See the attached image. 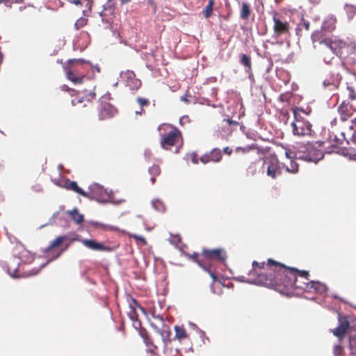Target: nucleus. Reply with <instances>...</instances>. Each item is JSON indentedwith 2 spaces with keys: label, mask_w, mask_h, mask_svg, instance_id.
<instances>
[{
  "label": "nucleus",
  "mask_w": 356,
  "mask_h": 356,
  "mask_svg": "<svg viewBox=\"0 0 356 356\" xmlns=\"http://www.w3.org/2000/svg\"><path fill=\"white\" fill-rule=\"evenodd\" d=\"M252 267L247 277L241 276V281L262 285L286 296L293 289L303 288L305 282L299 283L298 275L307 281L309 277L308 271L287 267L272 259H268L267 263L254 261Z\"/></svg>",
  "instance_id": "nucleus-1"
},
{
  "label": "nucleus",
  "mask_w": 356,
  "mask_h": 356,
  "mask_svg": "<svg viewBox=\"0 0 356 356\" xmlns=\"http://www.w3.org/2000/svg\"><path fill=\"white\" fill-rule=\"evenodd\" d=\"M63 69L67 79L74 84L82 83L88 72L86 62L83 59H69Z\"/></svg>",
  "instance_id": "nucleus-2"
},
{
  "label": "nucleus",
  "mask_w": 356,
  "mask_h": 356,
  "mask_svg": "<svg viewBox=\"0 0 356 356\" xmlns=\"http://www.w3.org/2000/svg\"><path fill=\"white\" fill-rule=\"evenodd\" d=\"M203 257L207 263L204 270L208 272L213 282L218 280L216 273L214 262L223 264L227 259V254L223 248L207 249L203 248Z\"/></svg>",
  "instance_id": "nucleus-3"
},
{
  "label": "nucleus",
  "mask_w": 356,
  "mask_h": 356,
  "mask_svg": "<svg viewBox=\"0 0 356 356\" xmlns=\"http://www.w3.org/2000/svg\"><path fill=\"white\" fill-rule=\"evenodd\" d=\"M158 129L161 137V146L165 149H170L182 139L181 131L169 124H161Z\"/></svg>",
  "instance_id": "nucleus-4"
},
{
  "label": "nucleus",
  "mask_w": 356,
  "mask_h": 356,
  "mask_svg": "<svg viewBox=\"0 0 356 356\" xmlns=\"http://www.w3.org/2000/svg\"><path fill=\"white\" fill-rule=\"evenodd\" d=\"M73 242V239L68 235H62L56 237L44 250L47 257H52V259H58Z\"/></svg>",
  "instance_id": "nucleus-5"
},
{
  "label": "nucleus",
  "mask_w": 356,
  "mask_h": 356,
  "mask_svg": "<svg viewBox=\"0 0 356 356\" xmlns=\"http://www.w3.org/2000/svg\"><path fill=\"white\" fill-rule=\"evenodd\" d=\"M294 120L291 123L293 134L298 136H311L312 133V125L307 119L302 116L299 108L293 109Z\"/></svg>",
  "instance_id": "nucleus-6"
},
{
  "label": "nucleus",
  "mask_w": 356,
  "mask_h": 356,
  "mask_svg": "<svg viewBox=\"0 0 356 356\" xmlns=\"http://www.w3.org/2000/svg\"><path fill=\"white\" fill-rule=\"evenodd\" d=\"M272 19L273 37L277 39L290 34L291 26L285 17L274 13Z\"/></svg>",
  "instance_id": "nucleus-7"
},
{
  "label": "nucleus",
  "mask_w": 356,
  "mask_h": 356,
  "mask_svg": "<svg viewBox=\"0 0 356 356\" xmlns=\"http://www.w3.org/2000/svg\"><path fill=\"white\" fill-rule=\"evenodd\" d=\"M95 98V86H93L90 90L76 91L74 99H72V104L73 106L81 104L83 107H86L91 105Z\"/></svg>",
  "instance_id": "nucleus-8"
},
{
  "label": "nucleus",
  "mask_w": 356,
  "mask_h": 356,
  "mask_svg": "<svg viewBox=\"0 0 356 356\" xmlns=\"http://www.w3.org/2000/svg\"><path fill=\"white\" fill-rule=\"evenodd\" d=\"M325 142H316L315 144H308L307 147V152L303 155L299 156L301 159L308 161L317 162L323 157V153L321 149H317L316 147L324 146Z\"/></svg>",
  "instance_id": "nucleus-9"
},
{
  "label": "nucleus",
  "mask_w": 356,
  "mask_h": 356,
  "mask_svg": "<svg viewBox=\"0 0 356 356\" xmlns=\"http://www.w3.org/2000/svg\"><path fill=\"white\" fill-rule=\"evenodd\" d=\"M351 124L352 125L346 133L343 132L341 134V138L334 136V141L335 143L332 146L341 145L343 140H346L348 143H349L350 140L356 143V117L351 120Z\"/></svg>",
  "instance_id": "nucleus-10"
},
{
  "label": "nucleus",
  "mask_w": 356,
  "mask_h": 356,
  "mask_svg": "<svg viewBox=\"0 0 356 356\" xmlns=\"http://www.w3.org/2000/svg\"><path fill=\"white\" fill-rule=\"evenodd\" d=\"M266 174L270 178L275 179L282 174L280 163L277 157L271 156L267 159Z\"/></svg>",
  "instance_id": "nucleus-11"
},
{
  "label": "nucleus",
  "mask_w": 356,
  "mask_h": 356,
  "mask_svg": "<svg viewBox=\"0 0 356 356\" xmlns=\"http://www.w3.org/2000/svg\"><path fill=\"white\" fill-rule=\"evenodd\" d=\"M341 121L345 122L349 119L356 111V108L347 102V99L342 101L337 108Z\"/></svg>",
  "instance_id": "nucleus-12"
},
{
  "label": "nucleus",
  "mask_w": 356,
  "mask_h": 356,
  "mask_svg": "<svg viewBox=\"0 0 356 356\" xmlns=\"http://www.w3.org/2000/svg\"><path fill=\"white\" fill-rule=\"evenodd\" d=\"M349 328L350 322L348 317L339 315V325L333 330L332 333L339 338V341H341Z\"/></svg>",
  "instance_id": "nucleus-13"
},
{
  "label": "nucleus",
  "mask_w": 356,
  "mask_h": 356,
  "mask_svg": "<svg viewBox=\"0 0 356 356\" xmlns=\"http://www.w3.org/2000/svg\"><path fill=\"white\" fill-rule=\"evenodd\" d=\"M106 97H102L99 99L100 107H99V118L104 120L113 117L117 112L115 108L110 103L104 102Z\"/></svg>",
  "instance_id": "nucleus-14"
},
{
  "label": "nucleus",
  "mask_w": 356,
  "mask_h": 356,
  "mask_svg": "<svg viewBox=\"0 0 356 356\" xmlns=\"http://www.w3.org/2000/svg\"><path fill=\"white\" fill-rule=\"evenodd\" d=\"M122 76L125 79L126 86L133 91L138 90L141 86V81L136 77L133 71L127 70L122 74Z\"/></svg>",
  "instance_id": "nucleus-15"
},
{
  "label": "nucleus",
  "mask_w": 356,
  "mask_h": 356,
  "mask_svg": "<svg viewBox=\"0 0 356 356\" xmlns=\"http://www.w3.org/2000/svg\"><path fill=\"white\" fill-rule=\"evenodd\" d=\"M136 307L143 310V308L138 305V302L135 299L132 298L129 305V311L128 312V316L133 322L134 327L138 330L141 327V323L138 320Z\"/></svg>",
  "instance_id": "nucleus-16"
},
{
  "label": "nucleus",
  "mask_w": 356,
  "mask_h": 356,
  "mask_svg": "<svg viewBox=\"0 0 356 356\" xmlns=\"http://www.w3.org/2000/svg\"><path fill=\"white\" fill-rule=\"evenodd\" d=\"M302 289L307 292H315L321 294L326 291L327 287L325 284L320 282L311 281L304 283V286Z\"/></svg>",
  "instance_id": "nucleus-17"
},
{
  "label": "nucleus",
  "mask_w": 356,
  "mask_h": 356,
  "mask_svg": "<svg viewBox=\"0 0 356 356\" xmlns=\"http://www.w3.org/2000/svg\"><path fill=\"white\" fill-rule=\"evenodd\" d=\"M312 40L315 44L316 43H318L319 44L323 45V47H330V43L332 42V39L326 37L325 33L323 31H316L312 35ZM316 45H314L315 47Z\"/></svg>",
  "instance_id": "nucleus-18"
},
{
  "label": "nucleus",
  "mask_w": 356,
  "mask_h": 356,
  "mask_svg": "<svg viewBox=\"0 0 356 356\" xmlns=\"http://www.w3.org/2000/svg\"><path fill=\"white\" fill-rule=\"evenodd\" d=\"M347 41L336 39L332 40L330 47H327V51L332 49L336 55L344 57L345 47Z\"/></svg>",
  "instance_id": "nucleus-19"
},
{
  "label": "nucleus",
  "mask_w": 356,
  "mask_h": 356,
  "mask_svg": "<svg viewBox=\"0 0 356 356\" xmlns=\"http://www.w3.org/2000/svg\"><path fill=\"white\" fill-rule=\"evenodd\" d=\"M222 152L220 149H213L209 155L202 156L200 160L202 163H206L209 161L215 163L219 162L222 159Z\"/></svg>",
  "instance_id": "nucleus-20"
},
{
  "label": "nucleus",
  "mask_w": 356,
  "mask_h": 356,
  "mask_svg": "<svg viewBox=\"0 0 356 356\" xmlns=\"http://www.w3.org/2000/svg\"><path fill=\"white\" fill-rule=\"evenodd\" d=\"M82 243L88 248L95 251L102 252L108 250L103 243L91 239H83Z\"/></svg>",
  "instance_id": "nucleus-21"
},
{
  "label": "nucleus",
  "mask_w": 356,
  "mask_h": 356,
  "mask_svg": "<svg viewBox=\"0 0 356 356\" xmlns=\"http://www.w3.org/2000/svg\"><path fill=\"white\" fill-rule=\"evenodd\" d=\"M114 10V8L111 6L104 8V10L101 13L103 22L106 24H111L113 22Z\"/></svg>",
  "instance_id": "nucleus-22"
},
{
  "label": "nucleus",
  "mask_w": 356,
  "mask_h": 356,
  "mask_svg": "<svg viewBox=\"0 0 356 356\" xmlns=\"http://www.w3.org/2000/svg\"><path fill=\"white\" fill-rule=\"evenodd\" d=\"M261 159L256 158L254 159L250 165L246 168V175L247 176H254L259 170V164L260 163Z\"/></svg>",
  "instance_id": "nucleus-23"
},
{
  "label": "nucleus",
  "mask_w": 356,
  "mask_h": 356,
  "mask_svg": "<svg viewBox=\"0 0 356 356\" xmlns=\"http://www.w3.org/2000/svg\"><path fill=\"white\" fill-rule=\"evenodd\" d=\"M65 186L67 189L76 192V193L83 196V197H88V195L87 193L83 191L77 184V183L74 181H70L67 179L65 182Z\"/></svg>",
  "instance_id": "nucleus-24"
},
{
  "label": "nucleus",
  "mask_w": 356,
  "mask_h": 356,
  "mask_svg": "<svg viewBox=\"0 0 356 356\" xmlns=\"http://www.w3.org/2000/svg\"><path fill=\"white\" fill-rule=\"evenodd\" d=\"M336 56L332 49L326 50V47H322L321 49V56L326 63H330Z\"/></svg>",
  "instance_id": "nucleus-25"
},
{
  "label": "nucleus",
  "mask_w": 356,
  "mask_h": 356,
  "mask_svg": "<svg viewBox=\"0 0 356 356\" xmlns=\"http://www.w3.org/2000/svg\"><path fill=\"white\" fill-rule=\"evenodd\" d=\"M188 257L204 270V267H206L207 264L204 260L203 250L200 254L195 252L191 255H188Z\"/></svg>",
  "instance_id": "nucleus-26"
},
{
  "label": "nucleus",
  "mask_w": 356,
  "mask_h": 356,
  "mask_svg": "<svg viewBox=\"0 0 356 356\" xmlns=\"http://www.w3.org/2000/svg\"><path fill=\"white\" fill-rule=\"evenodd\" d=\"M256 150L257 152L259 151V147L257 144H251L250 145H247L246 147H237L235 149V152L241 153L243 154H247L250 151Z\"/></svg>",
  "instance_id": "nucleus-27"
},
{
  "label": "nucleus",
  "mask_w": 356,
  "mask_h": 356,
  "mask_svg": "<svg viewBox=\"0 0 356 356\" xmlns=\"http://www.w3.org/2000/svg\"><path fill=\"white\" fill-rule=\"evenodd\" d=\"M67 214L71 219L76 224H81L84 220L83 215L81 214L76 209L68 211Z\"/></svg>",
  "instance_id": "nucleus-28"
},
{
  "label": "nucleus",
  "mask_w": 356,
  "mask_h": 356,
  "mask_svg": "<svg viewBox=\"0 0 356 356\" xmlns=\"http://www.w3.org/2000/svg\"><path fill=\"white\" fill-rule=\"evenodd\" d=\"M341 79V76L339 73H337L336 74L332 75L330 79L326 78L323 81V84L325 86H333L334 87H337Z\"/></svg>",
  "instance_id": "nucleus-29"
},
{
  "label": "nucleus",
  "mask_w": 356,
  "mask_h": 356,
  "mask_svg": "<svg viewBox=\"0 0 356 356\" xmlns=\"http://www.w3.org/2000/svg\"><path fill=\"white\" fill-rule=\"evenodd\" d=\"M151 325L159 334H161L164 343H166L170 341L169 337L170 336V330L169 327H167L166 330H161L159 327L155 325L154 323H151Z\"/></svg>",
  "instance_id": "nucleus-30"
},
{
  "label": "nucleus",
  "mask_w": 356,
  "mask_h": 356,
  "mask_svg": "<svg viewBox=\"0 0 356 356\" xmlns=\"http://www.w3.org/2000/svg\"><path fill=\"white\" fill-rule=\"evenodd\" d=\"M141 327L139 328L140 331V335L143 338V341L147 346H152L154 349H156L157 347L153 344V342L150 337H149V334L147 331L145 329H140Z\"/></svg>",
  "instance_id": "nucleus-31"
},
{
  "label": "nucleus",
  "mask_w": 356,
  "mask_h": 356,
  "mask_svg": "<svg viewBox=\"0 0 356 356\" xmlns=\"http://www.w3.org/2000/svg\"><path fill=\"white\" fill-rule=\"evenodd\" d=\"M342 95L343 97L347 98V99H350L352 101L356 99V92L352 86H348L343 91Z\"/></svg>",
  "instance_id": "nucleus-32"
},
{
  "label": "nucleus",
  "mask_w": 356,
  "mask_h": 356,
  "mask_svg": "<svg viewBox=\"0 0 356 356\" xmlns=\"http://www.w3.org/2000/svg\"><path fill=\"white\" fill-rule=\"evenodd\" d=\"M251 10L248 3L243 2L241 6L240 17L242 19H248L250 17Z\"/></svg>",
  "instance_id": "nucleus-33"
},
{
  "label": "nucleus",
  "mask_w": 356,
  "mask_h": 356,
  "mask_svg": "<svg viewBox=\"0 0 356 356\" xmlns=\"http://www.w3.org/2000/svg\"><path fill=\"white\" fill-rule=\"evenodd\" d=\"M240 63L241 65H244L246 68V71L250 72L252 70V64L250 57L246 54L241 55Z\"/></svg>",
  "instance_id": "nucleus-34"
},
{
  "label": "nucleus",
  "mask_w": 356,
  "mask_h": 356,
  "mask_svg": "<svg viewBox=\"0 0 356 356\" xmlns=\"http://www.w3.org/2000/svg\"><path fill=\"white\" fill-rule=\"evenodd\" d=\"M149 173L152 176L150 180L152 184H154L155 182V177L161 174V168L158 165H153L149 168Z\"/></svg>",
  "instance_id": "nucleus-35"
},
{
  "label": "nucleus",
  "mask_w": 356,
  "mask_h": 356,
  "mask_svg": "<svg viewBox=\"0 0 356 356\" xmlns=\"http://www.w3.org/2000/svg\"><path fill=\"white\" fill-rule=\"evenodd\" d=\"M286 171L290 173L296 174L298 172L299 165L295 160L290 161L289 165H284Z\"/></svg>",
  "instance_id": "nucleus-36"
},
{
  "label": "nucleus",
  "mask_w": 356,
  "mask_h": 356,
  "mask_svg": "<svg viewBox=\"0 0 356 356\" xmlns=\"http://www.w3.org/2000/svg\"><path fill=\"white\" fill-rule=\"evenodd\" d=\"M214 0H209L207 6L202 10L205 18H209L212 15Z\"/></svg>",
  "instance_id": "nucleus-37"
},
{
  "label": "nucleus",
  "mask_w": 356,
  "mask_h": 356,
  "mask_svg": "<svg viewBox=\"0 0 356 356\" xmlns=\"http://www.w3.org/2000/svg\"><path fill=\"white\" fill-rule=\"evenodd\" d=\"M175 330L176 337L178 339L181 340V339H185L187 337V334L184 327H179V326H175Z\"/></svg>",
  "instance_id": "nucleus-38"
},
{
  "label": "nucleus",
  "mask_w": 356,
  "mask_h": 356,
  "mask_svg": "<svg viewBox=\"0 0 356 356\" xmlns=\"http://www.w3.org/2000/svg\"><path fill=\"white\" fill-rule=\"evenodd\" d=\"M349 348L350 354L356 355V335H350L349 337Z\"/></svg>",
  "instance_id": "nucleus-39"
},
{
  "label": "nucleus",
  "mask_w": 356,
  "mask_h": 356,
  "mask_svg": "<svg viewBox=\"0 0 356 356\" xmlns=\"http://www.w3.org/2000/svg\"><path fill=\"white\" fill-rule=\"evenodd\" d=\"M153 207L159 212H164L165 207L163 202L160 200H154L152 202Z\"/></svg>",
  "instance_id": "nucleus-40"
},
{
  "label": "nucleus",
  "mask_w": 356,
  "mask_h": 356,
  "mask_svg": "<svg viewBox=\"0 0 356 356\" xmlns=\"http://www.w3.org/2000/svg\"><path fill=\"white\" fill-rule=\"evenodd\" d=\"M90 224L96 228H100L103 230H113V227L111 225L101 223L99 222H91Z\"/></svg>",
  "instance_id": "nucleus-41"
},
{
  "label": "nucleus",
  "mask_w": 356,
  "mask_h": 356,
  "mask_svg": "<svg viewBox=\"0 0 356 356\" xmlns=\"http://www.w3.org/2000/svg\"><path fill=\"white\" fill-rule=\"evenodd\" d=\"M345 10L350 19H352L356 14V6L353 5H346Z\"/></svg>",
  "instance_id": "nucleus-42"
},
{
  "label": "nucleus",
  "mask_w": 356,
  "mask_h": 356,
  "mask_svg": "<svg viewBox=\"0 0 356 356\" xmlns=\"http://www.w3.org/2000/svg\"><path fill=\"white\" fill-rule=\"evenodd\" d=\"M88 19L85 17H80L78 19L75 24L74 27L76 30L81 29L87 24Z\"/></svg>",
  "instance_id": "nucleus-43"
},
{
  "label": "nucleus",
  "mask_w": 356,
  "mask_h": 356,
  "mask_svg": "<svg viewBox=\"0 0 356 356\" xmlns=\"http://www.w3.org/2000/svg\"><path fill=\"white\" fill-rule=\"evenodd\" d=\"M341 341H339V343L336 345L334 348V354L335 356H343L344 353L343 348L341 344Z\"/></svg>",
  "instance_id": "nucleus-44"
},
{
  "label": "nucleus",
  "mask_w": 356,
  "mask_h": 356,
  "mask_svg": "<svg viewBox=\"0 0 356 356\" xmlns=\"http://www.w3.org/2000/svg\"><path fill=\"white\" fill-rule=\"evenodd\" d=\"M345 48L344 57L352 56L353 40L347 41Z\"/></svg>",
  "instance_id": "nucleus-45"
},
{
  "label": "nucleus",
  "mask_w": 356,
  "mask_h": 356,
  "mask_svg": "<svg viewBox=\"0 0 356 356\" xmlns=\"http://www.w3.org/2000/svg\"><path fill=\"white\" fill-rule=\"evenodd\" d=\"M24 0H0V4L3 3L7 7H11L13 3L24 2Z\"/></svg>",
  "instance_id": "nucleus-46"
},
{
  "label": "nucleus",
  "mask_w": 356,
  "mask_h": 356,
  "mask_svg": "<svg viewBox=\"0 0 356 356\" xmlns=\"http://www.w3.org/2000/svg\"><path fill=\"white\" fill-rule=\"evenodd\" d=\"M285 156L290 161L295 160L296 159L299 157V156H298L297 153L293 152L289 149L286 150Z\"/></svg>",
  "instance_id": "nucleus-47"
},
{
  "label": "nucleus",
  "mask_w": 356,
  "mask_h": 356,
  "mask_svg": "<svg viewBox=\"0 0 356 356\" xmlns=\"http://www.w3.org/2000/svg\"><path fill=\"white\" fill-rule=\"evenodd\" d=\"M136 102L141 106V108H143V106H148L149 104V101L143 97H138L136 99Z\"/></svg>",
  "instance_id": "nucleus-48"
},
{
  "label": "nucleus",
  "mask_w": 356,
  "mask_h": 356,
  "mask_svg": "<svg viewBox=\"0 0 356 356\" xmlns=\"http://www.w3.org/2000/svg\"><path fill=\"white\" fill-rule=\"evenodd\" d=\"M60 88L62 91L70 92L72 96H74L76 92L75 90L70 88L67 85H63L60 87Z\"/></svg>",
  "instance_id": "nucleus-49"
},
{
  "label": "nucleus",
  "mask_w": 356,
  "mask_h": 356,
  "mask_svg": "<svg viewBox=\"0 0 356 356\" xmlns=\"http://www.w3.org/2000/svg\"><path fill=\"white\" fill-rule=\"evenodd\" d=\"M131 236L136 239V241H140L144 245H145L147 243L145 238L142 236L131 234Z\"/></svg>",
  "instance_id": "nucleus-50"
},
{
  "label": "nucleus",
  "mask_w": 356,
  "mask_h": 356,
  "mask_svg": "<svg viewBox=\"0 0 356 356\" xmlns=\"http://www.w3.org/2000/svg\"><path fill=\"white\" fill-rule=\"evenodd\" d=\"M352 56L356 59V40H353Z\"/></svg>",
  "instance_id": "nucleus-51"
},
{
  "label": "nucleus",
  "mask_w": 356,
  "mask_h": 356,
  "mask_svg": "<svg viewBox=\"0 0 356 356\" xmlns=\"http://www.w3.org/2000/svg\"><path fill=\"white\" fill-rule=\"evenodd\" d=\"M302 26L305 28V30L308 31L309 29L310 23L307 21H304L301 24H299V26Z\"/></svg>",
  "instance_id": "nucleus-52"
},
{
  "label": "nucleus",
  "mask_w": 356,
  "mask_h": 356,
  "mask_svg": "<svg viewBox=\"0 0 356 356\" xmlns=\"http://www.w3.org/2000/svg\"><path fill=\"white\" fill-rule=\"evenodd\" d=\"M189 97H190V95H188V94H186L184 96L181 97V100L182 102H184L186 104H189L191 102L190 100L188 99Z\"/></svg>",
  "instance_id": "nucleus-53"
},
{
  "label": "nucleus",
  "mask_w": 356,
  "mask_h": 356,
  "mask_svg": "<svg viewBox=\"0 0 356 356\" xmlns=\"http://www.w3.org/2000/svg\"><path fill=\"white\" fill-rule=\"evenodd\" d=\"M232 152V149L229 147H226L223 149V152L227 155H231Z\"/></svg>",
  "instance_id": "nucleus-54"
},
{
  "label": "nucleus",
  "mask_w": 356,
  "mask_h": 356,
  "mask_svg": "<svg viewBox=\"0 0 356 356\" xmlns=\"http://www.w3.org/2000/svg\"><path fill=\"white\" fill-rule=\"evenodd\" d=\"M152 316L154 318L160 321L162 323H164L163 318L161 315H155L154 314H152Z\"/></svg>",
  "instance_id": "nucleus-55"
},
{
  "label": "nucleus",
  "mask_w": 356,
  "mask_h": 356,
  "mask_svg": "<svg viewBox=\"0 0 356 356\" xmlns=\"http://www.w3.org/2000/svg\"><path fill=\"white\" fill-rule=\"evenodd\" d=\"M224 121H226L229 125H237L238 124V122L231 119L224 120Z\"/></svg>",
  "instance_id": "nucleus-56"
},
{
  "label": "nucleus",
  "mask_w": 356,
  "mask_h": 356,
  "mask_svg": "<svg viewBox=\"0 0 356 356\" xmlns=\"http://www.w3.org/2000/svg\"><path fill=\"white\" fill-rule=\"evenodd\" d=\"M68 1L76 6L81 5V0H68Z\"/></svg>",
  "instance_id": "nucleus-57"
},
{
  "label": "nucleus",
  "mask_w": 356,
  "mask_h": 356,
  "mask_svg": "<svg viewBox=\"0 0 356 356\" xmlns=\"http://www.w3.org/2000/svg\"><path fill=\"white\" fill-rule=\"evenodd\" d=\"M10 273L11 276H12V277H18V275H17V269H16V268L13 270V273Z\"/></svg>",
  "instance_id": "nucleus-58"
},
{
  "label": "nucleus",
  "mask_w": 356,
  "mask_h": 356,
  "mask_svg": "<svg viewBox=\"0 0 356 356\" xmlns=\"http://www.w3.org/2000/svg\"><path fill=\"white\" fill-rule=\"evenodd\" d=\"M136 113L139 114V115H143L145 113V110L143 108H141L139 111H136Z\"/></svg>",
  "instance_id": "nucleus-59"
},
{
  "label": "nucleus",
  "mask_w": 356,
  "mask_h": 356,
  "mask_svg": "<svg viewBox=\"0 0 356 356\" xmlns=\"http://www.w3.org/2000/svg\"><path fill=\"white\" fill-rule=\"evenodd\" d=\"M121 3L122 4H124V3H129V1H131V0H120Z\"/></svg>",
  "instance_id": "nucleus-60"
},
{
  "label": "nucleus",
  "mask_w": 356,
  "mask_h": 356,
  "mask_svg": "<svg viewBox=\"0 0 356 356\" xmlns=\"http://www.w3.org/2000/svg\"><path fill=\"white\" fill-rule=\"evenodd\" d=\"M331 124H332V126H333V125H336V124H337V119H336V118H334V119L331 122Z\"/></svg>",
  "instance_id": "nucleus-61"
},
{
  "label": "nucleus",
  "mask_w": 356,
  "mask_h": 356,
  "mask_svg": "<svg viewBox=\"0 0 356 356\" xmlns=\"http://www.w3.org/2000/svg\"><path fill=\"white\" fill-rule=\"evenodd\" d=\"M352 156L356 160V152L354 153Z\"/></svg>",
  "instance_id": "nucleus-62"
},
{
  "label": "nucleus",
  "mask_w": 356,
  "mask_h": 356,
  "mask_svg": "<svg viewBox=\"0 0 356 356\" xmlns=\"http://www.w3.org/2000/svg\"><path fill=\"white\" fill-rule=\"evenodd\" d=\"M37 274V272H35L34 273H32V274H29V275H35Z\"/></svg>",
  "instance_id": "nucleus-63"
}]
</instances>
